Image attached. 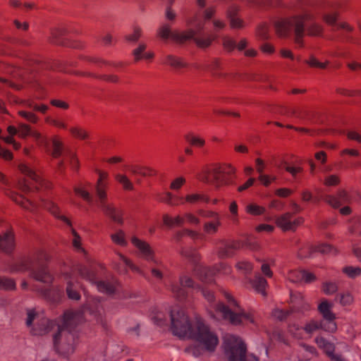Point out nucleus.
<instances>
[{"label": "nucleus", "mask_w": 361, "mask_h": 361, "mask_svg": "<svg viewBox=\"0 0 361 361\" xmlns=\"http://www.w3.org/2000/svg\"><path fill=\"white\" fill-rule=\"evenodd\" d=\"M171 322L174 335L183 338H191L208 352L214 351L219 344L216 334L199 316L190 319L183 309L174 307L171 311Z\"/></svg>", "instance_id": "1"}, {"label": "nucleus", "mask_w": 361, "mask_h": 361, "mask_svg": "<svg viewBox=\"0 0 361 361\" xmlns=\"http://www.w3.org/2000/svg\"><path fill=\"white\" fill-rule=\"evenodd\" d=\"M78 314L72 311H67L64 313L63 318L59 322L44 320V323L47 327L37 330L34 329L32 334L35 335H43L49 331V328L53 329L56 327L58 333L54 336V345L56 351L63 355H69L74 351L75 338L71 332V326L75 324Z\"/></svg>", "instance_id": "2"}, {"label": "nucleus", "mask_w": 361, "mask_h": 361, "mask_svg": "<svg viewBox=\"0 0 361 361\" xmlns=\"http://www.w3.org/2000/svg\"><path fill=\"white\" fill-rule=\"evenodd\" d=\"M235 173L236 169L231 164L214 163L204 166L197 178L202 183L220 188L233 184Z\"/></svg>", "instance_id": "3"}, {"label": "nucleus", "mask_w": 361, "mask_h": 361, "mask_svg": "<svg viewBox=\"0 0 361 361\" xmlns=\"http://www.w3.org/2000/svg\"><path fill=\"white\" fill-rule=\"evenodd\" d=\"M202 291L204 298L211 303L208 311L213 317H216L213 312L214 310L216 314H220V317L229 320L233 324H248L254 323L255 317L252 312H234V311H237L235 307L238 305L236 301L229 293H224V297L228 303V307H226L222 304H213L214 295L210 293H207L206 290L204 289H202Z\"/></svg>", "instance_id": "4"}, {"label": "nucleus", "mask_w": 361, "mask_h": 361, "mask_svg": "<svg viewBox=\"0 0 361 361\" xmlns=\"http://www.w3.org/2000/svg\"><path fill=\"white\" fill-rule=\"evenodd\" d=\"M48 254L44 250H39L32 259H22L13 268L12 271H30L31 276L36 281L43 283H51L52 276L49 273L47 268L41 265L42 262L49 260Z\"/></svg>", "instance_id": "5"}, {"label": "nucleus", "mask_w": 361, "mask_h": 361, "mask_svg": "<svg viewBox=\"0 0 361 361\" xmlns=\"http://www.w3.org/2000/svg\"><path fill=\"white\" fill-rule=\"evenodd\" d=\"M97 180L95 184V192L98 199L99 206L116 223L123 224V213L106 204L107 191L110 186V176L108 171L96 169Z\"/></svg>", "instance_id": "6"}, {"label": "nucleus", "mask_w": 361, "mask_h": 361, "mask_svg": "<svg viewBox=\"0 0 361 361\" xmlns=\"http://www.w3.org/2000/svg\"><path fill=\"white\" fill-rule=\"evenodd\" d=\"M313 18L314 16L311 13L307 12L302 16L278 20L274 25L276 32L279 36L286 37L290 33L292 25L294 24L295 42L298 45L302 46L305 32V23Z\"/></svg>", "instance_id": "7"}, {"label": "nucleus", "mask_w": 361, "mask_h": 361, "mask_svg": "<svg viewBox=\"0 0 361 361\" xmlns=\"http://www.w3.org/2000/svg\"><path fill=\"white\" fill-rule=\"evenodd\" d=\"M224 347L228 361H259L255 356L246 354L245 344L237 336L225 335Z\"/></svg>", "instance_id": "8"}, {"label": "nucleus", "mask_w": 361, "mask_h": 361, "mask_svg": "<svg viewBox=\"0 0 361 361\" xmlns=\"http://www.w3.org/2000/svg\"><path fill=\"white\" fill-rule=\"evenodd\" d=\"M159 35L163 39H171L177 42L183 43L194 38L195 43L199 47L205 48L209 47L214 40L213 37H207L206 38L196 35L192 30L185 32H171L168 25H164L159 29Z\"/></svg>", "instance_id": "9"}, {"label": "nucleus", "mask_w": 361, "mask_h": 361, "mask_svg": "<svg viewBox=\"0 0 361 361\" xmlns=\"http://www.w3.org/2000/svg\"><path fill=\"white\" fill-rule=\"evenodd\" d=\"M19 171L27 176L32 183V185H28L25 183L20 188L23 191H30L33 189L42 190L49 189L52 187V183L47 180L42 178L35 171L25 164L18 165Z\"/></svg>", "instance_id": "10"}, {"label": "nucleus", "mask_w": 361, "mask_h": 361, "mask_svg": "<svg viewBox=\"0 0 361 361\" xmlns=\"http://www.w3.org/2000/svg\"><path fill=\"white\" fill-rule=\"evenodd\" d=\"M231 272V267L225 264H220L218 267L212 270L197 264L194 271L193 276L198 278L203 283H209L213 281L214 276L217 275H226Z\"/></svg>", "instance_id": "11"}, {"label": "nucleus", "mask_w": 361, "mask_h": 361, "mask_svg": "<svg viewBox=\"0 0 361 361\" xmlns=\"http://www.w3.org/2000/svg\"><path fill=\"white\" fill-rule=\"evenodd\" d=\"M333 305L326 300H322L319 306L318 310L325 319V324L327 326L324 327V330L328 332H335L337 329V325L335 322L336 315L332 312L331 308Z\"/></svg>", "instance_id": "12"}, {"label": "nucleus", "mask_w": 361, "mask_h": 361, "mask_svg": "<svg viewBox=\"0 0 361 361\" xmlns=\"http://www.w3.org/2000/svg\"><path fill=\"white\" fill-rule=\"evenodd\" d=\"M304 222L302 217L294 218L291 213H286L276 219V226L283 231H295Z\"/></svg>", "instance_id": "13"}, {"label": "nucleus", "mask_w": 361, "mask_h": 361, "mask_svg": "<svg viewBox=\"0 0 361 361\" xmlns=\"http://www.w3.org/2000/svg\"><path fill=\"white\" fill-rule=\"evenodd\" d=\"M315 342L318 347L323 350L324 353L331 359V361H345L340 354H336L335 345L334 343L327 341L323 337H317Z\"/></svg>", "instance_id": "14"}, {"label": "nucleus", "mask_w": 361, "mask_h": 361, "mask_svg": "<svg viewBox=\"0 0 361 361\" xmlns=\"http://www.w3.org/2000/svg\"><path fill=\"white\" fill-rule=\"evenodd\" d=\"M131 243L140 251L142 256L146 260L154 262L155 263L157 262L155 259L153 250L147 242L134 236L131 238Z\"/></svg>", "instance_id": "15"}, {"label": "nucleus", "mask_w": 361, "mask_h": 361, "mask_svg": "<svg viewBox=\"0 0 361 361\" xmlns=\"http://www.w3.org/2000/svg\"><path fill=\"white\" fill-rule=\"evenodd\" d=\"M15 247V240L13 230L7 226L6 231L0 234V250L5 252H10Z\"/></svg>", "instance_id": "16"}, {"label": "nucleus", "mask_w": 361, "mask_h": 361, "mask_svg": "<svg viewBox=\"0 0 361 361\" xmlns=\"http://www.w3.org/2000/svg\"><path fill=\"white\" fill-rule=\"evenodd\" d=\"M288 278L290 281L294 283L302 281L305 283H310L314 281L316 279L313 274L301 269L289 271L288 274Z\"/></svg>", "instance_id": "17"}, {"label": "nucleus", "mask_w": 361, "mask_h": 361, "mask_svg": "<svg viewBox=\"0 0 361 361\" xmlns=\"http://www.w3.org/2000/svg\"><path fill=\"white\" fill-rule=\"evenodd\" d=\"M7 195L13 202L20 206L23 209L30 212H35L37 211V205L26 199L23 195H19L15 192H10Z\"/></svg>", "instance_id": "18"}, {"label": "nucleus", "mask_w": 361, "mask_h": 361, "mask_svg": "<svg viewBox=\"0 0 361 361\" xmlns=\"http://www.w3.org/2000/svg\"><path fill=\"white\" fill-rule=\"evenodd\" d=\"M126 169L133 175L142 176H153L156 175V171L147 166L141 164H130L126 166Z\"/></svg>", "instance_id": "19"}, {"label": "nucleus", "mask_w": 361, "mask_h": 361, "mask_svg": "<svg viewBox=\"0 0 361 361\" xmlns=\"http://www.w3.org/2000/svg\"><path fill=\"white\" fill-rule=\"evenodd\" d=\"M90 189L91 183L89 182L80 183L73 188L75 195L82 198L90 204L92 202V196L90 193Z\"/></svg>", "instance_id": "20"}, {"label": "nucleus", "mask_w": 361, "mask_h": 361, "mask_svg": "<svg viewBox=\"0 0 361 361\" xmlns=\"http://www.w3.org/2000/svg\"><path fill=\"white\" fill-rule=\"evenodd\" d=\"M180 288L172 287L171 291L177 298L182 299L186 295L185 288H194L192 279L186 276H182L180 279Z\"/></svg>", "instance_id": "21"}, {"label": "nucleus", "mask_w": 361, "mask_h": 361, "mask_svg": "<svg viewBox=\"0 0 361 361\" xmlns=\"http://www.w3.org/2000/svg\"><path fill=\"white\" fill-rule=\"evenodd\" d=\"M326 201L333 207L337 208L349 202V197L345 190L340 191L336 196H327Z\"/></svg>", "instance_id": "22"}, {"label": "nucleus", "mask_w": 361, "mask_h": 361, "mask_svg": "<svg viewBox=\"0 0 361 361\" xmlns=\"http://www.w3.org/2000/svg\"><path fill=\"white\" fill-rule=\"evenodd\" d=\"M42 206L50 212L54 216L61 219L67 225L71 226V221L65 216L60 214V209L55 203L51 201H45L42 203Z\"/></svg>", "instance_id": "23"}, {"label": "nucleus", "mask_w": 361, "mask_h": 361, "mask_svg": "<svg viewBox=\"0 0 361 361\" xmlns=\"http://www.w3.org/2000/svg\"><path fill=\"white\" fill-rule=\"evenodd\" d=\"M114 179L118 183L124 191L130 192L135 189V185L132 180L123 173H116Z\"/></svg>", "instance_id": "24"}, {"label": "nucleus", "mask_w": 361, "mask_h": 361, "mask_svg": "<svg viewBox=\"0 0 361 361\" xmlns=\"http://www.w3.org/2000/svg\"><path fill=\"white\" fill-rule=\"evenodd\" d=\"M240 247V243L236 242L227 243L220 247L219 251V257H230L235 253V250Z\"/></svg>", "instance_id": "25"}, {"label": "nucleus", "mask_w": 361, "mask_h": 361, "mask_svg": "<svg viewBox=\"0 0 361 361\" xmlns=\"http://www.w3.org/2000/svg\"><path fill=\"white\" fill-rule=\"evenodd\" d=\"M186 204H196L198 203H208L209 197L204 193H190L186 195Z\"/></svg>", "instance_id": "26"}, {"label": "nucleus", "mask_w": 361, "mask_h": 361, "mask_svg": "<svg viewBox=\"0 0 361 361\" xmlns=\"http://www.w3.org/2000/svg\"><path fill=\"white\" fill-rule=\"evenodd\" d=\"M252 287L259 293L262 295H266V288L268 286L267 281L265 279L260 276H256L255 281L251 282Z\"/></svg>", "instance_id": "27"}, {"label": "nucleus", "mask_w": 361, "mask_h": 361, "mask_svg": "<svg viewBox=\"0 0 361 361\" xmlns=\"http://www.w3.org/2000/svg\"><path fill=\"white\" fill-rule=\"evenodd\" d=\"M96 285L99 292L106 294H111L116 290L118 283L116 281H114L112 283L99 281Z\"/></svg>", "instance_id": "28"}, {"label": "nucleus", "mask_w": 361, "mask_h": 361, "mask_svg": "<svg viewBox=\"0 0 361 361\" xmlns=\"http://www.w3.org/2000/svg\"><path fill=\"white\" fill-rule=\"evenodd\" d=\"M69 132L71 136L77 140H84L89 137L88 132L85 128L78 126L70 128Z\"/></svg>", "instance_id": "29"}, {"label": "nucleus", "mask_w": 361, "mask_h": 361, "mask_svg": "<svg viewBox=\"0 0 361 361\" xmlns=\"http://www.w3.org/2000/svg\"><path fill=\"white\" fill-rule=\"evenodd\" d=\"M110 238L112 242L116 245L121 247H126L128 245L126 233L122 230H118L116 232L111 234Z\"/></svg>", "instance_id": "30"}, {"label": "nucleus", "mask_w": 361, "mask_h": 361, "mask_svg": "<svg viewBox=\"0 0 361 361\" xmlns=\"http://www.w3.org/2000/svg\"><path fill=\"white\" fill-rule=\"evenodd\" d=\"M186 141L192 146L197 148H202L205 145L204 139L193 133H189L185 136Z\"/></svg>", "instance_id": "31"}, {"label": "nucleus", "mask_w": 361, "mask_h": 361, "mask_svg": "<svg viewBox=\"0 0 361 361\" xmlns=\"http://www.w3.org/2000/svg\"><path fill=\"white\" fill-rule=\"evenodd\" d=\"M220 225L219 218H216L214 220L206 222L204 224V231L209 235L215 234L218 231Z\"/></svg>", "instance_id": "32"}, {"label": "nucleus", "mask_w": 361, "mask_h": 361, "mask_svg": "<svg viewBox=\"0 0 361 361\" xmlns=\"http://www.w3.org/2000/svg\"><path fill=\"white\" fill-rule=\"evenodd\" d=\"M235 268L239 273L247 276L252 272L253 264L247 261H240L235 264Z\"/></svg>", "instance_id": "33"}, {"label": "nucleus", "mask_w": 361, "mask_h": 361, "mask_svg": "<svg viewBox=\"0 0 361 361\" xmlns=\"http://www.w3.org/2000/svg\"><path fill=\"white\" fill-rule=\"evenodd\" d=\"M52 156L58 158L61 156L63 150V142L59 136H54L52 138Z\"/></svg>", "instance_id": "34"}, {"label": "nucleus", "mask_w": 361, "mask_h": 361, "mask_svg": "<svg viewBox=\"0 0 361 361\" xmlns=\"http://www.w3.org/2000/svg\"><path fill=\"white\" fill-rule=\"evenodd\" d=\"M266 211L265 207L259 206L255 203H251L246 206L245 212L253 216H259L264 214Z\"/></svg>", "instance_id": "35"}, {"label": "nucleus", "mask_w": 361, "mask_h": 361, "mask_svg": "<svg viewBox=\"0 0 361 361\" xmlns=\"http://www.w3.org/2000/svg\"><path fill=\"white\" fill-rule=\"evenodd\" d=\"M327 325L323 322L319 321H310L305 326V331L308 334H312L319 329H323L324 326Z\"/></svg>", "instance_id": "36"}, {"label": "nucleus", "mask_w": 361, "mask_h": 361, "mask_svg": "<svg viewBox=\"0 0 361 361\" xmlns=\"http://www.w3.org/2000/svg\"><path fill=\"white\" fill-rule=\"evenodd\" d=\"M25 106L32 109L35 111H39L42 114H45L48 110V106L45 104H37L32 99H27L23 102Z\"/></svg>", "instance_id": "37"}, {"label": "nucleus", "mask_w": 361, "mask_h": 361, "mask_svg": "<svg viewBox=\"0 0 361 361\" xmlns=\"http://www.w3.org/2000/svg\"><path fill=\"white\" fill-rule=\"evenodd\" d=\"M306 31L309 36L319 37L322 35L324 29L321 25L313 23L307 28Z\"/></svg>", "instance_id": "38"}, {"label": "nucleus", "mask_w": 361, "mask_h": 361, "mask_svg": "<svg viewBox=\"0 0 361 361\" xmlns=\"http://www.w3.org/2000/svg\"><path fill=\"white\" fill-rule=\"evenodd\" d=\"M186 195L183 196L178 194L171 193L170 206L177 207L186 204Z\"/></svg>", "instance_id": "39"}, {"label": "nucleus", "mask_w": 361, "mask_h": 361, "mask_svg": "<svg viewBox=\"0 0 361 361\" xmlns=\"http://www.w3.org/2000/svg\"><path fill=\"white\" fill-rule=\"evenodd\" d=\"M221 70L222 63L218 59L213 61L209 66L210 72L212 75L216 77H220L221 75Z\"/></svg>", "instance_id": "40"}, {"label": "nucleus", "mask_w": 361, "mask_h": 361, "mask_svg": "<svg viewBox=\"0 0 361 361\" xmlns=\"http://www.w3.org/2000/svg\"><path fill=\"white\" fill-rule=\"evenodd\" d=\"M343 272L350 278H355L361 274V269L357 267H345L343 269Z\"/></svg>", "instance_id": "41"}, {"label": "nucleus", "mask_w": 361, "mask_h": 361, "mask_svg": "<svg viewBox=\"0 0 361 361\" xmlns=\"http://www.w3.org/2000/svg\"><path fill=\"white\" fill-rule=\"evenodd\" d=\"M186 183V180L183 176H178L174 178L170 184V189L172 190H180Z\"/></svg>", "instance_id": "42"}, {"label": "nucleus", "mask_w": 361, "mask_h": 361, "mask_svg": "<svg viewBox=\"0 0 361 361\" xmlns=\"http://www.w3.org/2000/svg\"><path fill=\"white\" fill-rule=\"evenodd\" d=\"M30 135L35 138V140L37 142V144L40 146H48V140L45 136H43L38 131L31 130Z\"/></svg>", "instance_id": "43"}, {"label": "nucleus", "mask_w": 361, "mask_h": 361, "mask_svg": "<svg viewBox=\"0 0 361 361\" xmlns=\"http://www.w3.org/2000/svg\"><path fill=\"white\" fill-rule=\"evenodd\" d=\"M274 265V260H271L269 263L267 262H263L261 266V271L262 274L268 278H271L273 276V271L271 269V266Z\"/></svg>", "instance_id": "44"}, {"label": "nucleus", "mask_w": 361, "mask_h": 361, "mask_svg": "<svg viewBox=\"0 0 361 361\" xmlns=\"http://www.w3.org/2000/svg\"><path fill=\"white\" fill-rule=\"evenodd\" d=\"M165 63L173 67H182L184 66L183 62L180 58L171 55L166 56Z\"/></svg>", "instance_id": "45"}, {"label": "nucleus", "mask_w": 361, "mask_h": 361, "mask_svg": "<svg viewBox=\"0 0 361 361\" xmlns=\"http://www.w3.org/2000/svg\"><path fill=\"white\" fill-rule=\"evenodd\" d=\"M16 287V283L11 279L0 277V289L12 290Z\"/></svg>", "instance_id": "46"}, {"label": "nucleus", "mask_w": 361, "mask_h": 361, "mask_svg": "<svg viewBox=\"0 0 361 361\" xmlns=\"http://www.w3.org/2000/svg\"><path fill=\"white\" fill-rule=\"evenodd\" d=\"M45 122L47 124L55 126L59 128L66 129L67 128V125L61 120L53 118L51 117H47L45 118Z\"/></svg>", "instance_id": "47"}, {"label": "nucleus", "mask_w": 361, "mask_h": 361, "mask_svg": "<svg viewBox=\"0 0 361 361\" xmlns=\"http://www.w3.org/2000/svg\"><path fill=\"white\" fill-rule=\"evenodd\" d=\"M31 128L27 124H20L18 127V135L21 138L30 135Z\"/></svg>", "instance_id": "48"}, {"label": "nucleus", "mask_w": 361, "mask_h": 361, "mask_svg": "<svg viewBox=\"0 0 361 361\" xmlns=\"http://www.w3.org/2000/svg\"><path fill=\"white\" fill-rule=\"evenodd\" d=\"M18 114L21 117L26 119L27 121L31 122L32 123H36L38 121V117L32 112L26 111H18Z\"/></svg>", "instance_id": "49"}, {"label": "nucleus", "mask_w": 361, "mask_h": 361, "mask_svg": "<svg viewBox=\"0 0 361 361\" xmlns=\"http://www.w3.org/2000/svg\"><path fill=\"white\" fill-rule=\"evenodd\" d=\"M118 255L119 257V259L128 267L129 269L134 271L137 273H141V271L139 267L134 265L132 262L128 259L127 257H126L124 255H121V253H118Z\"/></svg>", "instance_id": "50"}, {"label": "nucleus", "mask_w": 361, "mask_h": 361, "mask_svg": "<svg viewBox=\"0 0 361 361\" xmlns=\"http://www.w3.org/2000/svg\"><path fill=\"white\" fill-rule=\"evenodd\" d=\"M340 183V178L336 175H330L325 178L324 183L326 186L337 185Z\"/></svg>", "instance_id": "51"}, {"label": "nucleus", "mask_w": 361, "mask_h": 361, "mask_svg": "<svg viewBox=\"0 0 361 361\" xmlns=\"http://www.w3.org/2000/svg\"><path fill=\"white\" fill-rule=\"evenodd\" d=\"M171 192H161L156 195V200L159 202L170 205Z\"/></svg>", "instance_id": "52"}, {"label": "nucleus", "mask_w": 361, "mask_h": 361, "mask_svg": "<svg viewBox=\"0 0 361 361\" xmlns=\"http://www.w3.org/2000/svg\"><path fill=\"white\" fill-rule=\"evenodd\" d=\"M259 180L262 183V185L267 187L269 186L271 183L275 181L276 177L266 175V174H260L258 178Z\"/></svg>", "instance_id": "53"}, {"label": "nucleus", "mask_w": 361, "mask_h": 361, "mask_svg": "<svg viewBox=\"0 0 361 361\" xmlns=\"http://www.w3.org/2000/svg\"><path fill=\"white\" fill-rule=\"evenodd\" d=\"M223 45L224 49L228 51H233L236 47L235 42L228 37H225L223 39Z\"/></svg>", "instance_id": "54"}, {"label": "nucleus", "mask_w": 361, "mask_h": 361, "mask_svg": "<svg viewBox=\"0 0 361 361\" xmlns=\"http://www.w3.org/2000/svg\"><path fill=\"white\" fill-rule=\"evenodd\" d=\"M315 251L319 252L324 254L328 253H336V249L331 247L330 245L322 244L317 246L315 248Z\"/></svg>", "instance_id": "55"}, {"label": "nucleus", "mask_w": 361, "mask_h": 361, "mask_svg": "<svg viewBox=\"0 0 361 361\" xmlns=\"http://www.w3.org/2000/svg\"><path fill=\"white\" fill-rule=\"evenodd\" d=\"M72 234L73 237L72 240L73 247L77 250H83L82 247L81 238L73 228H72Z\"/></svg>", "instance_id": "56"}, {"label": "nucleus", "mask_w": 361, "mask_h": 361, "mask_svg": "<svg viewBox=\"0 0 361 361\" xmlns=\"http://www.w3.org/2000/svg\"><path fill=\"white\" fill-rule=\"evenodd\" d=\"M185 223H188L192 225H198L200 222L198 217L192 213H185L184 214Z\"/></svg>", "instance_id": "57"}, {"label": "nucleus", "mask_w": 361, "mask_h": 361, "mask_svg": "<svg viewBox=\"0 0 361 361\" xmlns=\"http://www.w3.org/2000/svg\"><path fill=\"white\" fill-rule=\"evenodd\" d=\"M269 29L266 24L260 25L257 30V35L261 39H267L269 36Z\"/></svg>", "instance_id": "58"}, {"label": "nucleus", "mask_w": 361, "mask_h": 361, "mask_svg": "<svg viewBox=\"0 0 361 361\" xmlns=\"http://www.w3.org/2000/svg\"><path fill=\"white\" fill-rule=\"evenodd\" d=\"M67 294L68 295V298L73 300H79L80 299V294L76 290H73L72 289V284L70 281L68 282V286L66 288Z\"/></svg>", "instance_id": "59"}, {"label": "nucleus", "mask_w": 361, "mask_h": 361, "mask_svg": "<svg viewBox=\"0 0 361 361\" xmlns=\"http://www.w3.org/2000/svg\"><path fill=\"white\" fill-rule=\"evenodd\" d=\"M69 163L71 167L73 170H78L80 166V163L78 158L77 157L76 154L74 153H70L69 154Z\"/></svg>", "instance_id": "60"}, {"label": "nucleus", "mask_w": 361, "mask_h": 361, "mask_svg": "<svg viewBox=\"0 0 361 361\" xmlns=\"http://www.w3.org/2000/svg\"><path fill=\"white\" fill-rule=\"evenodd\" d=\"M228 16L231 17V27L232 28H240L243 27V22L240 18L231 16L229 12Z\"/></svg>", "instance_id": "61"}, {"label": "nucleus", "mask_w": 361, "mask_h": 361, "mask_svg": "<svg viewBox=\"0 0 361 361\" xmlns=\"http://www.w3.org/2000/svg\"><path fill=\"white\" fill-rule=\"evenodd\" d=\"M123 159L121 156H113L110 157H105L103 161L109 164L114 165L123 162Z\"/></svg>", "instance_id": "62"}, {"label": "nucleus", "mask_w": 361, "mask_h": 361, "mask_svg": "<svg viewBox=\"0 0 361 361\" xmlns=\"http://www.w3.org/2000/svg\"><path fill=\"white\" fill-rule=\"evenodd\" d=\"M337 290V286L334 283H325L323 286V291L326 294H332Z\"/></svg>", "instance_id": "63"}, {"label": "nucleus", "mask_w": 361, "mask_h": 361, "mask_svg": "<svg viewBox=\"0 0 361 361\" xmlns=\"http://www.w3.org/2000/svg\"><path fill=\"white\" fill-rule=\"evenodd\" d=\"M338 18V15L336 13H329L324 16V22L330 25H334Z\"/></svg>", "instance_id": "64"}]
</instances>
